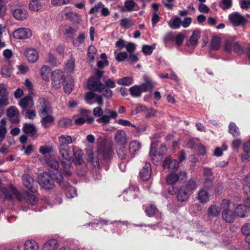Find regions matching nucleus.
<instances>
[{
  "mask_svg": "<svg viewBox=\"0 0 250 250\" xmlns=\"http://www.w3.org/2000/svg\"><path fill=\"white\" fill-rule=\"evenodd\" d=\"M114 139L116 146H125L127 142L126 134L122 129H119L115 132Z\"/></svg>",
  "mask_w": 250,
  "mask_h": 250,
  "instance_id": "0eeeda50",
  "label": "nucleus"
},
{
  "mask_svg": "<svg viewBox=\"0 0 250 250\" xmlns=\"http://www.w3.org/2000/svg\"><path fill=\"white\" fill-rule=\"evenodd\" d=\"M25 56L28 61L31 62H36L39 58L38 52L33 48L26 49L25 51Z\"/></svg>",
  "mask_w": 250,
  "mask_h": 250,
  "instance_id": "6ab92c4d",
  "label": "nucleus"
},
{
  "mask_svg": "<svg viewBox=\"0 0 250 250\" xmlns=\"http://www.w3.org/2000/svg\"><path fill=\"white\" fill-rule=\"evenodd\" d=\"M8 95L6 85L3 83H0V97H6Z\"/></svg>",
  "mask_w": 250,
  "mask_h": 250,
  "instance_id": "338daca9",
  "label": "nucleus"
},
{
  "mask_svg": "<svg viewBox=\"0 0 250 250\" xmlns=\"http://www.w3.org/2000/svg\"><path fill=\"white\" fill-rule=\"evenodd\" d=\"M26 201L31 204L35 205L38 202V199L35 195L28 193L26 197Z\"/></svg>",
  "mask_w": 250,
  "mask_h": 250,
  "instance_id": "052dcab7",
  "label": "nucleus"
},
{
  "mask_svg": "<svg viewBox=\"0 0 250 250\" xmlns=\"http://www.w3.org/2000/svg\"><path fill=\"white\" fill-rule=\"evenodd\" d=\"M14 17L19 21H23L27 19L28 14L26 10L21 8H12L11 9Z\"/></svg>",
  "mask_w": 250,
  "mask_h": 250,
  "instance_id": "2eb2a0df",
  "label": "nucleus"
},
{
  "mask_svg": "<svg viewBox=\"0 0 250 250\" xmlns=\"http://www.w3.org/2000/svg\"><path fill=\"white\" fill-rule=\"evenodd\" d=\"M223 219L227 223H232L235 219V214L229 208H224L222 212Z\"/></svg>",
  "mask_w": 250,
  "mask_h": 250,
  "instance_id": "dca6fc26",
  "label": "nucleus"
},
{
  "mask_svg": "<svg viewBox=\"0 0 250 250\" xmlns=\"http://www.w3.org/2000/svg\"><path fill=\"white\" fill-rule=\"evenodd\" d=\"M150 157L151 158V160L154 164L158 165L160 163L162 159V154H156V149L153 147V144H151L149 152Z\"/></svg>",
  "mask_w": 250,
  "mask_h": 250,
  "instance_id": "4be33fe9",
  "label": "nucleus"
},
{
  "mask_svg": "<svg viewBox=\"0 0 250 250\" xmlns=\"http://www.w3.org/2000/svg\"><path fill=\"white\" fill-rule=\"evenodd\" d=\"M235 213L236 215L241 218H244L247 216L249 210L248 207L244 205H238L235 208Z\"/></svg>",
  "mask_w": 250,
  "mask_h": 250,
  "instance_id": "412c9836",
  "label": "nucleus"
},
{
  "mask_svg": "<svg viewBox=\"0 0 250 250\" xmlns=\"http://www.w3.org/2000/svg\"><path fill=\"white\" fill-rule=\"evenodd\" d=\"M118 8L122 12H132L139 9V6L133 0H126L125 2L124 6H119Z\"/></svg>",
  "mask_w": 250,
  "mask_h": 250,
  "instance_id": "ddd939ff",
  "label": "nucleus"
},
{
  "mask_svg": "<svg viewBox=\"0 0 250 250\" xmlns=\"http://www.w3.org/2000/svg\"><path fill=\"white\" fill-rule=\"evenodd\" d=\"M221 39L217 36H213L210 41V47L211 49L217 50L220 47Z\"/></svg>",
  "mask_w": 250,
  "mask_h": 250,
  "instance_id": "f704fd0d",
  "label": "nucleus"
},
{
  "mask_svg": "<svg viewBox=\"0 0 250 250\" xmlns=\"http://www.w3.org/2000/svg\"><path fill=\"white\" fill-rule=\"evenodd\" d=\"M151 173V169L150 164L148 163H146L140 172L141 178L144 181H147L149 179Z\"/></svg>",
  "mask_w": 250,
  "mask_h": 250,
  "instance_id": "f3484780",
  "label": "nucleus"
},
{
  "mask_svg": "<svg viewBox=\"0 0 250 250\" xmlns=\"http://www.w3.org/2000/svg\"><path fill=\"white\" fill-rule=\"evenodd\" d=\"M45 162L47 165L52 169L57 170L59 167L58 161L53 156H49L45 158Z\"/></svg>",
  "mask_w": 250,
  "mask_h": 250,
  "instance_id": "2f4dec72",
  "label": "nucleus"
},
{
  "mask_svg": "<svg viewBox=\"0 0 250 250\" xmlns=\"http://www.w3.org/2000/svg\"><path fill=\"white\" fill-rule=\"evenodd\" d=\"M202 210L201 206L198 204H194L190 206L189 211L191 214H196Z\"/></svg>",
  "mask_w": 250,
  "mask_h": 250,
  "instance_id": "864d4df0",
  "label": "nucleus"
},
{
  "mask_svg": "<svg viewBox=\"0 0 250 250\" xmlns=\"http://www.w3.org/2000/svg\"><path fill=\"white\" fill-rule=\"evenodd\" d=\"M17 112V110L16 107L12 106L7 109L6 114L8 117L12 118L16 116Z\"/></svg>",
  "mask_w": 250,
  "mask_h": 250,
  "instance_id": "680f3d73",
  "label": "nucleus"
},
{
  "mask_svg": "<svg viewBox=\"0 0 250 250\" xmlns=\"http://www.w3.org/2000/svg\"><path fill=\"white\" fill-rule=\"evenodd\" d=\"M229 128V132L234 137H236L240 135L239 128L234 123H230Z\"/></svg>",
  "mask_w": 250,
  "mask_h": 250,
  "instance_id": "37998d69",
  "label": "nucleus"
},
{
  "mask_svg": "<svg viewBox=\"0 0 250 250\" xmlns=\"http://www.w3.org/2000/svg\"><path fill=\"white\" fill-rule=\"evenodd\" d=\"M65 70L68 72H72L75 68V61L73 59L69 60L65 64Z\"/></svg>",
  "mask_w": 250,
  "mask_h": 250,
  "instance_id": "4d7b16f0",
  "label": "nucleus"
},
{
  "mask_svg": "<svg viewBox=\"0 0 250 250\" xmlns=\"http://www.w3.org/2000/svg\"><path fill=\"white\" fill-rule=\"evenodd\" d=\"M147 109V107L142 104H139L138 105L136 108L132 111L131 114L132 115H136L139 113L146 111Z\"/></svg>",
  "mask_w": 250,
  "mask_h": 250,
  "instance_id": "69168bd1",
  "label": "nucleus"
},
{
  "mask_svg": "<svg viewBox=\"0 0 250 250\" xmlns=\"http://www.w3.org/2000/svg\"><path fill=\"white\" fill-rule=\"evenodd\" d=\"M141 147V144L138 141H131L129 144V152L131 158L134 157L135 154Z\"/></svg>",
  "mask_w": 250,
  "mask_h": 250,
  "instance_id": "aec40b11",
  "label": "nucleus"
},
{
  "mask_svg": "<svg viewBox=\"0 0 250 250\" xmlns=\"http://www.w3.org/2000/svg\"><path fill=\"white\" fill-rule=\"evenodd\" d=\"M117 153L118 157L121 160H129L130 156L129 152L125 147V146H116Z\"/></svg>",
  "mask_w": 250,
  "mask_h": 250,
  "instance_id": "a211bd4d",
  "label": "nucleus"
},
{
  "mask_svg": "<svg viewBox=\"0 0 250 250\" xmlns=\"http://www.w3.org/2000/svg\"><path fill=\"white\" fill-rule=\"evenodd\" d=\"M58 248V243L56 240H50L45 243L43 247V250H57Z\"/></svg>",
  "mask_w": 250,
  "mask_h": 250,
  "instance_id": "c85d7f7f",
  "label": "nucleus"
},
{
  "mask_svg": "<svg viewBox=\"0 0 250 250\" xmlns=\"http://www.w3.org/2000/svg\"><path fill=\"white\" fill-rule=\"evenodd\" d=\"M23 130L28 134H31L32 135L35 134L37 132V130L33 125L32 124H25Z\"/></svg>",
  "mask_w": 250,
  "mask_h": 250,
  "instance_id": "c03bdc74",
  "label": "nucleus"
},
{
  "mask_svg": "<svg viewBox=\"0 0 250 250\" xmlns=\"http://www.w3.org/2000/svg\"><path fill=\"white\" fill-rule=\"evenodd\" d=\"M189 197L188 192L186 190V188L182 186L177 194V198L179 201L184 202L186 201Z\"/></svg>",
  "mask_w": 250,
  "mask_h": 250,
  "instance_id": "bb28decb",
  "label": "nucleus"
},
{
  "mask_svg": "<svg viewBox=\"0 0 250 250\" xmlns=\"http://www.w3.org/2000/svg\"><path fill=\"white\" fill-rule=\"evenodd\" d=\"M52 80L54 87L57 88L60 87L64 81L62 72L60 70L54 71L52 74Z\"/></svg>",
  "mask_w": 250,
  "mask_h": 250,
  "instance_id": "1a4fd4ad",
  "label": "nucleus"
},
{
  "mask_svg": "<svg viewBox=\"0 0 250 250\" xmlns=\"http://www.w3.org/2000/svg\"><path fill=\"white\" fill-rule=\"evenodd\" d=\"M229 19L234 26L245 24L246 22V19L245 17L237 12L230 14L229 15Z\"/></svg>",
  "mask_w": 250,
  "mask_h": 250,
  "instance_id": "4468645a",
  "label": "nucleus"
},
{
  "mask_svg": "<svg viewBox=\"0 0 250 250\" xmlns=\"http://www.w3.org/2000/svg\"><path fill=\"white\" fill-rule=\"evenodd\" d=\"M164 168H167L169 171H175L179 167V162L176 160H172L170 157H167L163 163Z\"/></svg>",
  "mask_w": 250,
  "mask_h": 250,
  "instance_id": "f8f14e48",
  "label": "nucleus"
},
{
  "mask_svg": "<svg viewBox=\"0 0 250 250\" xmlns=\"http://www.w3.org/2000/svg\"><path fill=\"white\" fill-rule=\"evenodd\" d=\"M112 154V150L109 147H105L103 150V157L104 158L109 159Z\"/></svg>",
  "mask_w": 250,
  "mask_h": 250,
  "instance_id": "774afa93",
  "label": "nucleus"
},
{
  "mask_svg": "<svg viewBox=\"0 0 250 250\" xmlns=\"http://www.w3.org/2000/svg\"><path fill=\"white\" fill-rule=\"evenodd\" d=\"M179 179V176L177 174L171 173L167 177L166 182L168 185H172L177 182Z\"/></svg>",
  "mask_w": 250,
  "mask_h": 250,
  "instance_id": "79ce46f5",
  "label": "nucleus"
},
{
  "mask_svg": "<svg viewBox=\"0 0 250 250\" xmlns=\"http://www.w3.org/2000/svg\"><path fill=\"white\" fill-rule=\"evenodd\" d=\"M133 81L131 77H125L117 80V83L119 85H129L131 84Z\"/></svg>",
  "mask_w": 250,
  "mask_h": 250,
  "instance_id": "49530a36",
  "label": "nucleus"
},
{
  "mask_svg": "<svg viewBox=\"0 0 250 250\" xmlns=\"http://www.w3.org/2000/svg\"><path fill=\"white\" fill-rule=\"evenodd\" d=\"M103 84L100 80H97L95 76H92L89 78L88 83L87 86L89 89L91 91H98L99 92Z\"/></svg>",
  "mask_w": 250,
  "mask_h": 250,
  "instance_id": "9b49d317",
  "label": "nucleus"
},
{
  "mask_svg": "<svg viewBox=\"0 0 250 250\" xmlns=\"http://www.w3.org/2000/svg\"><path fill=\"white\" fill-rule=\"evenodd\" d=\"M28 7L30 10L37 12L42 9V4L40 0H31L28 4Z\"/></svg>",
  "mask_w": 250,
  "mask_h": 250,
  "instance_id": "c756f323",
  "label": "nucleus"
},
{
  "mask_svg": "<svg viewBox=\"0 0 250 250\" xmlns=\"http://www.w3.org/2000/svg\"><path fill=\"white\" fill-rule=\"evenodd\" d=\"M233 50L237 54H242L245 53V45L243 47L238 42H236L233 45Z\"/></svg>",
  "mask_w": 250,
  "mask_h": 250,
  "instance_id": "8fccbe9b",
  "label": "nucleus"
},
{
  "mask_svg": "<svg viewBox=\"0 0 250 250\" xmlns=\"http://www.w3.org/2000/svg\"><path fill=\"white\" fill-rule=\"evenodd\" d=\"M204 175L206 177L205 178V182L209 184L212 183V181L210 178L212 176V170L208 167H204L203 170Z\"/></svg>",
  "mask_w": 250,
  "mask_h": 250,
  "instance_id": "de8ad7c7",
  "label": "nucleus"
},
{
  "mask_svg": "<svg viewBox=\"0 0 250 250\" xmlns=\"http://www.w3.org/2000/svg\"><path fill=\"white\" fill-rule=\"evenodd\" d=\"M102 94V96L108 99L111 98L113 96V92L110 88L105 87L104 85L99 91Z\"/></svg>",
  "mask_w": 250,
  "mask_h": 250,
  "instance_id": "a18cd8bd",
  "label": "nucleus"
},
{
  "mask_svg": "<svg viewBox=\"0 0 250 250\" xmlns=\"http://www.w3.org/2000/svg\"><path fill=\"white\" fill-rule=\"evenodd\" d=\"M33 96L32 93H28V95L22 98L19 102V105L23 109L22 113H23L27 108H31L34 105Z\"/></svg>",
  "mask_w": 250,
  "mask_h": 250,
  "instance_id": "423d86ee",
  "label": "nucleus"
},
{
  "mask_svg": "<svg viewBox=\"0 0 250 250\" xmlns=\"http://www.w3.org/2000/svg\"><path fill=\"white\" fill-rule=\"evenodd\" d=\"M197 200L201 204H206L209 201V196L208 192L204 189H200L197 193Z\"/></svg>",
  "mask_w": 250,
  "mask_h": 250,
  "instance_id": "5701e85b",
  "label": "nucleus"
},
{
  "mask_svg": "<svg viewBox=\"0 0 250 250\" xmlns=\"http://www.w3.org/2000/svg\"><path fill=\"white\" fill-rule=\"evenodd\" d=\"M73 156L75 157V163L80 165L83 162V152L82 150L77 149L74 146H72Z\"/></svg>",
  "mask_w": 250,
  "mask_h": 250,
  "instance_id": "393cba45",
  "label": "nucleus"
},
{
  "mask_svg": "<svg viewBox=\"0 0 250 250\" xmlns=\"http://www.w3.org/2000/svg\"><path fill=\"white\" fill-rule=\"evenodd\" d=\"M121 25L125 28H128L132 25L131 20L128 18H124L120 21Z\"/></svg>",
  "mask_w": 250,
  "mask_h": 250,
  "instance_id": "bf43d9fd",
  "label": "nucleus"
},
{
  "mask_svg": "<svg viewBox=\"0 0 250 250\" xmlns=\"http://www.w3.org/2000/svg\"><path fill=\"white\" fill-rule=\"evenodd\" d=\"M51 72L50 68L47 65H43L41 69V75L43 80L48 81Z\"/></svg>",
  "mask_w": 250,
  "mask_h": 250,
  "instance_id": "e433bc0d",
  "label": "nucleus"
},
{
  "mask_svg": "<svg viewBox=\"0 0 250 250\" xmlns=\"http://www.w3.org/2000/svg\"><path fill=\"white\" fill-rule=\"evenodd\" d=\"M1 74L4 77H9L11 74V68L7 66H3L1 68Z\"/></svg>",
  "mask_w": 250,
  "mask_h": 250,
  "instance_id": "e2e57ef3",
  "label": "nucleus"
},
{
  "mask_svg": "<svg viewBox=\"0 0 250 250\" xmlns=\"http://www.w3.org/2000/svg\"><path fill=\"white\" fill-rule=\"evenodd\" d=\"M129 91L131 95L134 97H139L143 92L142 89L140 86L135 85L130 87Z\"/></svg>",
  "mask_w": 250,
  "mask_h": 250,
  "instance_id": "c9c22d12",
  "label": "nucleus"
},
{
  "mask_svg": "<svg viewBox=\"0 0 250 250\" xmlns=\"http://www.w3.org/2000/svg\"><path fill=\"white\" fill-rule=\"evenodd\" d=\"M39 248L37 242L33 240H29L24 243L23 250H38Z\"/></svg>",
  "mask_w": 250,
  "mask_h": 250,
  "instance_id": "473e14b6",
  "label": "nucleus"
},
{
  "mask_svg": "<svg viewBox=\"0 0 250 250\" xmlns=\"http://www.w3.org/2000/svg\"><path fill=\"white\" fill-rule=\"evenodd\" d=\"M143 92L151 91L153 88V85L150 80H147L146 82L140 85Z\"/></svg>",
  "mask_w": 250,
  "mask_h": 250,
  "instance_id": "3c124183",
  "label": "nucleus"
},
{
  "mask_svg": "<svg viewBox=\"0 0 250 250\" xmlns=\"http://www.w3.org/2000/svg\"><path fill=\"white\" fill-rule=\"evenodd\" d=\"M37 107L41 118V123L44 128L49 127L52 124L55 118L52 116V106L48 100L44 98L39 99Z\"/></svg>",
  "mask_w": 250,
  "mask_h": 250,
  "instance_id": "f257e3e1",
  "label": "nucleus"
},
{
  "mask_svg": "<svg viewBox=\"0 0 250 250\" xmlns=\"http://www.w3.org/2000/svg\"><path fill=\"white\" fill-rule=\"evenodd\" d=\"M53 151V149L52 147L48 146H41L39 148V152L43 155L50 154V153L52 152Z\"/></svg>",
  "mask_w": 250,
  "mask_h": 250,
  "instance_id": "6e6d98bb",
  "label": "nucleus"
},
{
  "mask_svg": "<svg viewBox=\"0 0 250 250\" xmlns=\"http://www.w3.org/2000/svg\"><path fill=\"white\" fill-rule=\"evenodd\" d=\"M77 32V29L71 27H67L62 31L63 34L67 38H72Z\"/></svg>",
  "mask_w": 250,
  "mask_h": 250,
  "instance_id": "a19ab883",
  "label": "nucleus"
},
{
  "mask_svg": "<svg viewBox=\"0 0 250 250\" xmlns=\"http://www.w3.org/2000/svg\"><path fill=\"white\" fill-rule=\"evenodd\" d=\"M85 40V35L83 33H81L79 36L72 41L73 44L76 46H79L82 44Z\"/></svg>",
  "mask_w": 250,
  "mask_h": 250,
  "instance_id": "09e8293b",
  "label": "nucleus"
},
{
  "mask_svg": "<svg viewBox=\"0 0 250 250\" xmlns=\"http://www.w3.org/2000/svg\"><path fill=\"white\" fill-rule=\"evenodd\" d=\"M13 35L15 38L25 40L29 39L32 36V32L28 28H20L13 32Z\"/></svg>",
  "mask_w": 250,
  "mask_h": 250,
  "instance_id": "6e6552de",
  "label": "nucleus"
},
{
  "mask_svg": "<svg viewBox=\"0 0 250 250\" xmlns=\"http://www.w3.org/2000/svg\"><path fill=\"white\" fill-rule=\"evenodd\" d=\"M168 25L171 29H178L182 25V20L180 17L175 16L168 22Z\"/></svg>",
  "mask_w": 250,
  "mask_h": 250,
  "instance_id": "cd10ccee",
  "label": "nucleus"
},
{
  "mask_svg": "<svg viewBox=\"0 0 250 250\" xmlns=\"http://www.w3.org/2000/svg\"><path fill=\"white\" fill-rule=\"evenodd\" d=\"M156 211V207L152 205H150L147 207L146 208L145 211L147 215L149 217L153 216Z\"/></svg>",
  "mask_w": 250,
  "mask_h": 250,
  "instance_id": "13d9d810",
  "label": "nucleus"
},
{
  "mask_svg": "<svg viewBox=\"0 0 250 250\" xmlns=\"http://www.w3.org/2000/svg\"><path fill=\"white\" fill-rule=\"evenodd\" d=\"M184 187L186 188V190L188 192H192L197 188V185L194 179H190L186 185Z\"/></svg>",
  "mask_w": 250,
  "mask_h": 250,
  "instance_id": "ea45409f",
  "label": "nucleus"
},
{
  "mask_svg": "<svg viewBox=\"0 0 250 250\" xmlns=\"http://www.w3.org/2000/svg\"><path fill=\"white\" fill-rule=\"evenodd\" d=\"M96 48L93 45H90L88 48L87 56L89 61L94 62L96 55Z\"/></svg>",
  "mask_w": 250,
  "mask_h": 250,
  "instance_id": "58836bf2",
  "label": "nucleus"
},
{
  "mask_svg": "<svg viewBox=\"0 0 250 250\" xmlns=\"http://www.w3.org/2000/svg\"><path fill=\"white\" fill-rule=\"evenodd\" d=\"M7 121L5 118L2 119L0 121V142H2L5 138L7 132Z\"/></svg>",
  "mask_w": 250,
  "mask_h": 250,
  "instance_id": "7c9ffc66",
  "label": "nucleus"
},
{
  "mask_svg": "<svg viewBox=\"0 0 250 250\" xmlns=\"http://www.w3.org/2000/svg\"><path fill=\"white\" fill-rule=\"evenodd\" d=\"M220 210L216 205L213 204L209 206L207 211V216L209 218H214L219 216Z\"/></svg>",
  "mask_w": 250,
  "mask_h": 250,
  "instance_id": "b1692460",
  "label": "nucleus"
},
{
  "mask_svg": "<svg viewBox=\"0 0 250 250\" xmlns=\"http://www.w3.org/2000/svg\"><path fill=\"white\" fill-rule=\"evenodd\" d=\"M117 123L123 126H131L133 127L136 128L137 129H138V127H137L136 125H134L131 124L130 121L126 120H124V119H119L117 121Z\"/></svg>",
  "mask_w": 250,
  "mask_h": 250,
  "instance_id": "0e129e2a",
  "label": "nucleus"
},
{
  "mask_svg": "<svg viewBox=\"0 0 250 250\" xmlns=\"http://www.w3.org/2000/svg\"><path fill=\"white\" fill-rule=\"evenodd\" d=\"M232 4V0H222L220 2V7L223 10L229 9Z\"/></svg>",
  "mask_w": 250,
  "mask_h": 250,
  "instance_id": "603ef678",
  "label": "nucleus"
},
{
  "mask_svg": "<svg viewBox=\"0 0 250 250\" xmlns=\"http://www.w3.org/2000/svg\"><path fill=\"white\" fill-rule=\"evenodd\" d=\"M40 185L46 189H52L54 187V180L52 176L47 172H43L38 178Z\"/></svg>",
  "mask_w": 250,
  "mask_h": 250,
  "instance_id": "20e7f679",
  "label": "nucleus"
},
{
  "mask_svg": "<svg viewBox=\"0 0 250 250\" xmlns=\"http://www.w3.org/2000/svg\"><path fill=\"white\" fill-rule=\"evenodd\" d=\"M58 149L61 158V163L63 167V173L69 176L71 174L73 152L72 146L67 145L59 146Z\"/></svg>",
  "mask_w": 250,
  "mask_h": 250,
  "instance_id": "f03ea898",
  "label": "nucleus"
},
{
  "mask_svg": "<svg viewBox=\"0 0 250 250\" xmlns=\"http://www.w3.org/2000/svg\"><path fill=\"white\" fill-rule=\"evenodd\" d=\"M62 14L64 16L66 19L69 20L73 22L79 23L81 21L80 16L73 12L69 7H66L62 11Z\"/></svg>",
  "mask_w": 250,
  "mask_h": 250,
  "instance_id": "9d476101",
  "label": "nucleus"
},
{
  "mask_svg": "<svg viewBox=\"0 0 250 250\" xmlns=\"http://www.w3.org/2000/svg\"><path fill=\"white\" fill-rule=\"evenodd\" d=\"M118 114L117 112H112V114L109 116L102 115L99 118L96 120L98 123H102L103 125H107L110 122L111 119H115L117 118Z\"/></svg>",
  "mask_w": 250,
  "mask_h": 250,
  "instance_id": "a878e982",
  "label": "nucleus"
},
{
  "mask_svg": "<svg viewBox=\"0 0 250 250\" xmlns=\"http://www.w3.org/2000/svg\"><path fill=\"white\" fill-rule=\"evenodd\" d=\"M22 182L24 187L29 191L35 193L38 191L37 185L33 178L28 173L22 176Z\"/></svg>",
  "mask_w": 250,
  "mask_h": 250,
  "instance_id": "39448f33",
  "label": "nucleus"
},
{
  "mask_svg": "<svg viewBox=\"0 0 250 250\" xmlns=\"http://www.w3.org/2000/svg\"><path fill=\"white\" fill-rule=\"evenodd\" d=\"M200 38V32L195 30L193 31L189 39V43L193 46H196L198 43V41Z\"/></svg>",
  "mask_w": 250,
  "mask_h": 250,
  "instance_id": "4c0bfd02",
  "label": "nucleus"
},
{
  "mask_svg": "<svg viewBox=\"0 0 250 250\" xmlns=\"http://www.w3.org/2000/svg\"><path fill=\"white\" fill-rule=\"evenodd\" d=\"M58 124L62 127H67L72 125V121L68 118H63L59 121Z\"/></svg>",
  "mask_w": 250,
  "mask_h": 250,
  "instance_id": "5fc2aeb1",
  "label": "nucleus"
},
{
  "mask_svg": "<svg viewBox=\"0 0 250 250\" xmlns=\"http://www.w3.org/2000/svg\"><path fill=\"white\" fill-rule=\"evenodd\" d=\"M14 196L19 201H21L22 197L21 193L12 185L0 188V198L5 200H12Z\"/></svg>",
  "mask_w": 250,
  "mask_h": 250,
  "instance_id": "7ed1b4c3",
  "label": "nucleus"
},
{
  "mask_svg": "<svg viewBox=\"0 0 250 250\" xmlns=\"http://www.w3.org/2000/svg\"><path fill=\"white\" fill-rule=\"evenodd\" d=\"M59 142V146L71 144L73 143L72 138L71 136L67 135H62L58 137Z\"/></svg>",
  "mask_w": 250,
  "mask_h": 250,
  "instance_id": "72a5a7b5",
  "label": "nucleus"
}]
</instances>
